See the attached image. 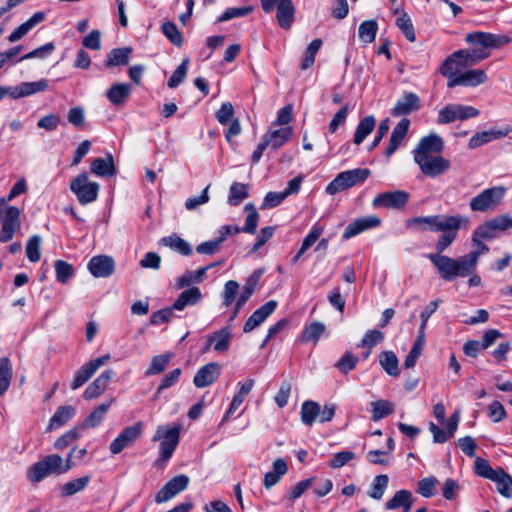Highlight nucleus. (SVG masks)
<instances>
[{
	"mask_svg": "<svg viewBox=\"0 0 512 512\" xmlns=\"http://www.w3.org/2000/svg\"><path fill=\"white\" fill-rule=\"evenodd\" d=\"M466 41L471 47L458 50L447 57L439 69L442 75H449L453 71H461L477 64L490 56L491 49L500 48L511 39L506 35L468 34Z\"/></svg>",
	"mask_w": 512,
	"mask_h": 512,
	"instance_id": "nucleus-1",
	"label": "nucleus"
},
{
	"mask_svg": "<svg viewBox=\"0 0 512 512\" xmlns=\"http://www.w3.org/2000/svg\"><path fill=\"white\" fill-rule=\"evenodd\" d=\"M443 149L444 142L435 133L420 139L412 154L415 163L425 176L436 178L450 169V161L441 156Z\"/></svg>",
	"mask_w": 512,
	"mask_h": 512,
	"instance_id": "nucleus-2",
	"label": "nucleus"
},
{
	"mask_svg": "<svg viewBox=\"0 0 512 512\" xmlns=\"http://www.w3.org/2000/svg\"><path fill=\"white\" fill-rule=\"evenodd\" d=\"M426 257L437 269L439 276L447 282L458 277H467L474 272L465 255L452 258L439 253H430Z\"/></svg>",
	"mask_w": 512,
	"mask_h": 512,
	"instance_id": "nucleus-3",
	"label": "nucleus"
},
{
	"mask_svg": "<svg viewBox=\"0 0 512 512\" xmlns=\"http://www.w3.org/2000/svg\"><path fill=\"white\" fill-rule=\"evenodd\" d=\"M406 225L420 231L438 232L444 229L468 228L469 219L461 215L419 216L407 220Z\"/></svg>",
	"mask_w": 512,
	"mask_h": 512,
	"instance_id": "nucleus-4",
	"label": "nucleus"
},
{
	"mask_svg": "<svg viewBox=\"0 0 512 512\" xmlns=\"http://www.w3.org/2000/svg\"><path fill=\"white\" fill-rule=\"evenodd\" d=\"M180 438V426L172 427L159 426L153 436V441L160 440V454L155 461L157 467H164L167 461L172 457Z\"/></svg>",
	"mask_w": 512,
	"mask_h": 512,
	"instance_id": "nucleus-5",
	"label": "nucleus"
},
{
	"mask_svg": "<svg viewBox=\"0 0 512 512\" xmlns=\"http://www.w3.org/2000/svg\"><path fill=\"white\" fill-rule=\"evenodd\" d=\"M61 456L49 454L32 464L27 470L26 476L29 482L39 483L51 475H62Z\"/></svg>",
	"mask_w": 512,
	"mask_h": 512,
	"instance_id": "nucleus-6",
	"label": "nucleus"
},
{
	"mask_svg": "<svg viewBox=\"0 0 512 512\" xmlns=\"http://www.w3.org/2000/svg\"><path fill=\"white\" fill-rule=\"evenodd\" d=\"M369 169L356 168L339 173L327 186L326 193L335 195L363 183L370 175Z\"/></svg>",
	"mask_w": 512,
	"mask_h": 512,
	"instance_id": "nucleus-7",
	"label": "nucleus"
},
{
	"mask_svg": "<svg viewBox=\"0 0 512 512\" xmlns=\"http://www.w3.org/2000/svg\"><path fill=\"white\" fill-rule=\"evenodd\" d=\"M507 189L504 186H495L483 190L470 201V209L477 212L494 210L503 200Z\"/></svg>",
	"mask_w": 512,
	"mask_h": 512,
	"instance_id": "nucleus-8",
	"label": "nucleus"
},
{
	"mask_svg": "<svg viewBox=\"0 0 512 512\" xmlns=\"http://www.w3.org/2000/svg\"><path fill=\"white\" fill-rule=\"evenodd\" d=\"M70 190L76 195L80 204L86 205L97 199L99 184L89 181L88 175L82 173L72 179Z\"/></svg>",
	"mask_w": 512,
	"mask_h": 512,
	"instance_id": "nucleus-9",
	"label": "nucleus"
},
{
	"mask_svg": "<svg viewBox=\"0 0 512 512\" xmlns=\"http://www.w3.org/2000/svg\"><path fill=\"white\" fill-rule=\"evenodd\" d=\"M508 229H510L508 215H499L478 226L472 234V241H478V239L491 240Z\"/></svg>",
	"mask_w": 512,
	"mask_h": 512,
	"instance_id": "nucleus-10",
	"label": "nucleus"
},
{
	"mask_svg": "<svg viewBox=\"0 0 512 512\" xmlns=\"http://www.w3.org/2000/svg\"><path fill=\"white\" fill-rule=\"evenodd\" d=\"M444 76L448 78L447 86L449 88L456 86L476 87L488 80L486 72L482 69H471L462 73L453 71L452 74Z\"/></svg>",
	"mask_w": 512,
	"mask_h": 512,
	"instance_id": "nucleus-11",
	"label": "nucleus"
},
{
	"mask_svg": "<svg viewBox=\"0 0 512 512\" xmlns=\"http://www.w3.org/2000/svg\"><path fill=\"white\" fill-rule=\"evenodd\" d=\"M143 425L137 422L124 428L119 435L111 442L109 449L114 455L121 453L125 448L131 446L142 434Z\"/></svg>",
	"mask_w": 512,
	"mask_h": 512,
	"instance_id": "nucleus-12",
	"label": "nucleus"
},
{
	"mask_svg": "<svg viewBox=\"0 0 512 512\" xmlns=\"http://www.w3.org/2000/svg\"><path fill=\"white\" fill-rule=\"evenodd\" d=\"M409 200V194L403 190L388 191L378 194L372 201L374 208L402 209Z\"/></svg>",
	"mask_w": 512,
	"mask_h": 512,
	"instance_id": "nucleus-13",
	"label": "nucleus"
},
{
	"mask_svg": "<svg viewBox=\"0 0 512 512\" xmlns=\"http://www.w3.org/2000/svg\"><path fill=\"white\" fill-rule=\"evenodd\" d=\"M110 354H105L82 365L75 373L71 389L76 390L84 385L92 375L110 360Z\"/></svg>",
	"mask_w": 512,
	"mask_h": 512,
	"instance_id": "nucleus-14",
	"label": "nucleus"
},
{
	"mask_svg": "<svg viewBox=\"0 0 512 512\" xmlns=\"http://www.w3.org/2000/svg\"><path fill=\"white\" fill-rule=\"evenodd\" d=\"M189 477L181 474L169 480L156 494L155 502L164 503L187 488Z\"/></svg>",
	"mask_w": 512,
	"mask_h": 512,
	"instance_id": "nucleus-15",
	"label": "nucleus"
},
{
	"mask_svg": "<svg viewBox=\"0 0 512 512\" xmlns=\"http://www.w3.org/2000/svg\"><path fill=\"white\" fill-rule=\"evenodd\" d=\"M20 209L15 206H7L0 231V242L10 241L14 233L20 228Z\"/></svg>",
	"mask_w": 512,
	"mask_h": 512,
	"instance_id": "nucleus-16",
	"label": "nucleus"
},
{
	"mask_svg": "<svg viewBox=\"0 0 512 512\" xmlns=\"http://www.w3.org/2000/svg\"><path fill=\"white\" fill-rule=\"evenodd\" d=\"M381 219L378 216L369 215L361 218H357L347 225L342 237L344 239H350L366 230L376 228L380 226Z\"/></svg>",
	"mask_w": 512,
	"mask_h": 512,
	"instance_id": "nucleus-17",
	"label": "nucleus"
},
{
	"mask_svg": "<svg viewBox=\"0 0 512 512\" xmlns=\"http://www.w3.org/2000/svg\"><path fill=\"white\" fill-rule=\"evenodd\" d=\"M421 107L420 98L413 92H405L396 102L391 110L395 117L405 116L418 111Z\"/></svg>",
	"mask_w": 512,
	"mask_h": 512,
	"instance_id": "nucleus-18",
	"label": "nucleus"
},
{
	"mask_svg": "<svg viewBox=\"0 0 512 512\" xmlns=\"http://www.w3.org/2000/svg\"><path fill=\"white\" fill-rule=\"evenodd\" d=\"M277 305L275 300H270L255 310L246 320L243 331L249 333L260 326L275 311Z\"/></svg>",
	"mask_w": 512,
	"mask_h": 512,
	"instance_id": "nucleus-19",
	"label": "nucleus"
},
{
	"mask_svg": "<svg viewBox=\"0 0 512 512\" xmlns=\"http://www.w3.org/2000/svg\"><path fill=\"white\" fill-rule=\"evenodd\" d=\"M114 269V260L107 255L94 256L88 262V270L97 278L109 277L114 272Z\"/></svg>",
	"mask_w": 512,
	"mask_h": 512,
	"instance_id": "nucleus-20",
	"label": "nucleus"
},
{
	"mask_svg": "<svg viewBox=\"0 0 512 512\" xmlns=\"http://www.w3.org/2000/svg\"><path fill=\"white\" fill-rule=\"evenodd\" d=\"M221 367L216 362L202 366L195 374L193 383L197 388H204L213 384L219 377Z\"/></svg>",
	"mask_w": 512,
	"mask_h": 512,
	"instance_id": "nucleus-21",
	"label": "nucleus"
},
{
	"mask_svg": "<svg viewBox=\"0 0 512 512\" xmlns=\"http://www.w3.org/2000/svg\"><path fill=\"white\" fill-rule=\"evenodd\" d=\"M410 120L408 118H402L397 125L393 128L390 135L389 144L385 151L387 158L391 157L395 151L400 147L404 141L407 132L409 130Z\"/></svg>",
	"mask_w": 512,
	"mask_h": 512,
	"instance_id": "nucleus-22",
	"label": "nucleus"
},
{
	"mask_svg": "<svg viewBox=\"0 0 512 512\" xmlns=\"http://www.w3.org/2000/svg\"><path fill=\"white\" fill-rule=\"evenodd\" d=\"M114 374V371L111 369L103 371L92 383L87 386L83 393L84 399L92 400L100 396L108 387V384Z\"/></svg>",
	"mask_w": 512,
	"mask_h": 512,
	"instance_id": "nucleus-23",
	"label": "nucleus"
},
{
	"mask_svg": "<svg viewBox=\"0 0 512 512\" xmlns=\"http://www.w3.org/2000/svg\"><path fill=\"white\" fill-rule=\"evenodd\" d=\"M232 333L230 326H226L218 331H215L212 335L207 338L206 346L204 351H207L211 346L218 353H224L228 351Z\"/></svg>",
	"mask_w": 512,
	"mask_h": 512,
	"instance_id": "nucleus-24",
	"label": "nucleus"
},
{
	"mask_svg": "<svg viewBox=\"0 0 512 512\" xmlns=\"http://www.w3.org/2000/svg\"><path fill=\"white\" fill-rule=\"evenodd\" d=\"M511 128L501 129H490L487 131H481L475 133L468 142L469 149H476L484 144L490 143L494 140L503 138L508 135Z\"/></svg>",
	"mask_w": 512,
	"mask_h": 512,
	"instance_id": "nucleus-25",
	"label": "nucleus"
},
{
	"mask_svg": "<svg viewBox=\"0 0 512 512\" xmlns=\"http://www.w3.org/2000/svg\"><path fill=\"white\" fill-rule=\"evenodd\" d=\"M48 88V81L41 79L34 82H23L18 86L11 87V97L13 99L23 98L35 94L37 92H43Z\"/></svg>",
	"mask_w": 512,
	"mask_h": 512,
	"instance_id": "nucleus-26",
	"label": "nucleus"
},
{
	"mask_svg": "<svg viewBox=\"0 0 512 512\" xmlns=\"http://www.w3.org/2000/svg\"><path fill=\"white\" fill-rule=\"evenodd\" d=\"M292 134V127L285 126L279 129L269 130L265 135H263V138L268 146L273 150H277L290 140Z\"/></svg>",
	"mask_w": 512,
	"mask_h": 512,
	"instance_id": "nucleus-27",
	"label": "nucleus"
},
{
	"mask_svg": "<svg viewBox=\"0 0 512 512\" xmlns=\"http://www.w3.org/2000/svg\"><path fill=\"white\" fill-rule=\"evenodd\" d=\"M275 7L277 8L276 18L279 26L284 30L289 29L294 21L295 14V8L292 1L280 0Z\"/></svg>",
	"mask_w": 512,
	"mask_h": 512,
	"instance_id": "nucleus-28",
	"label": "nucleus"
},
{
	"mask_svg": "<svg viewBox=\"0 0 512 512\" xmlns=\"http://www.w3.org/2000/svg\"><path fill=\"white\" fill-rule=\"evenodd\" d=\"M202 298L201 291L198 287H190L181 292L173 303V308L182 311L186 306L197 304Z\"/></svg>",
	"mask_w": 512,
	"mask_h": 512,
	"instance_id": "nucleus-29",
	"label": "nucleus"
},
{
	"mask_svg": "<svg viewBox=\"0 0 512 512\" xmlns=\"http://www.w3.org/2000/svg\"><path fill=\"white\" fill-rule=\"evenodd\" d=\"M76 413L71 405L60 406L49 420L47 431L57 429L65 425Z\"/></svg>",
	"mask_w": 512,
	"mask_h": 512,
	"instance_id": "nucleus-30",
	"label": "nucleus"
},
{
	"mask_svg": "<svg viewBox=\"0 0 512 512\" xmlns=\"http://www.w3.org/2000/svg\"><path fill=\"white\" fill-rule=\"evenodd\" d=\"M160 244L169 247L183 256H189L192 254L191 245L177 234H171L163 237L160 240Z\"/></svg>",
	"mask_w": 512,
	"mask_h": 512,
	"instance_id": "nucleus-31",
	"label": "nucleus"
},
{
	"mask_svg": "<svg viewBox=\"0 0 512 512\" xmlns=\"http://www.w3.org/2000/svg\"><path fill=\"white\" fill-rule=\"evenodd\" d=\"M132 52V47H121L112 49L107 55L105 66L115 67L124 66L128 64Z\"/></svg>",
	"mask_w": 512,
	"mask_h": 512,
	"instance_id": "nucleus-32",
	"label": "nucleus"
},
{
	"mask_svg": "<svg viewBox=\"0 0 512 512\" xmlns=\"http://www.w3.org/2000/svg\"><path fill=\"white\" fill-rule=\"evenodd\" d=\"M253 387H254L253 379H248L243 384H240V389L237 392V394L233 397V399L230 403V406H229L228 410L226 411L222 422L226 421L230 417V415H232L240 407V405L243 403L244 399L250 393V391L252 390Z\"/></svg>",
	"mask_w": 512,
	"mask_h": 512,
	"instance_id": "nucleus-33",
	"label": "nucleus"
},
{
	"mask_svg": "<svg viewBox=\"0 0 512 512\" xmlns=\"http://www.w3.org/2000/svg\"><path fill=\"white\" fill-rule=\"evenodd\" d=\"M497 486V491L504 497H512V477L502 468L497 467V472L491 478Z\"/></svg>",
	"mask_w": 512,
	"mask_h": 512,
	"instance_id": "nucleus-34",
	"label": "nucleus"
},
{
	"mask_svg": "<svg viewBox=\"0 0 512 512\" xmlns=\"http://www.w3.org/2000/svg\"><path fill=\"white\" fill-rule=\"evenodd\" d=\"M131 85L128 83L113 84L107 91L106 96L113 105H121L129 97Z\"/></svg>",
	"mask_w": 512,
	"mask_h": 512,
	"instance_id": "nucleus-35",
	"label": "nucleus"
},
{
	"mask_svg": "<svg viewBox=\"0 0 512 512\" xmlns=\"http://www.w3.org/2000/svg\"><path fill=\"white\" fill-rule=\"evenodd\" d=\"M379 364L383 370L392 377L400 375L399 361L393 351H383L379 354Z\"/></svg>",
	"mask_w": 512,
	"mask_h": 512,
	"instance_id": "nucleus-36",
	"label": "nucleus"
},
{
	"mask_svg": "<svg viewBox=\"0 0 512 512\" xmlns=\"http://www.w3.org/2000/svg\"><path fill=\"white\" fill-rule=\"evenodd\" d=\"M91 172L100 177L115 175L116 169L112 155L108 154L106 158L95 159L91 164Z\"/></svg>",
	"mask_w": 512,
	"mask_h": 512,
	"instance_id": "nucleus-37",
	"label": "nucleus"
},
{
	"mask_svg": "<svg viewBox=\"0 0 512 512\" xmlns=\"http://www.w3.org/2000/svg\"><path fill=\"white\" fill-rule=\"evenodd\" d=\"M262 275V270H255L246 280L242 292L238 297V308H242L244 304L248 301V299L254 293L256 286L260 280Z\"/></svg>",
	"mask_w": 512,
	"mask_h": 512,
	"instance_id": "nucleus-38",
	"label": "nucleus"
},
{
	"mask_svg": "<svg viewBox=\"0 0 512 512\" xmlns=\"http://www.w3.org/2000/svg\"><path fill=\"white\" fill-rule=\"evenodd\" d=\"M376 125L375 117L370 115L366 116L358 123L354 134L353 142L356 145L361 144L365 138L374 130Z\"/></svg>",
	"mask_w": 512,
	"mask_h": 512,
	"instance_id": "nucleus-39",
	"label": "nucleus"
},
{
	"mask_svg": "<svg viewBox=\"0 0 512 512\" xmlns=\"http://www.w3.org/2000/svg\"><path fill=\"white\" fill-rule=\"evenodd\" d=\"M413 505V496L409 490H399L394 496L387 501L386 508L389 510H395L400 507L411 508Z\"/></svg>",
	"mask_w": 512,
	"mask_h": 512,
	"instance_id": "nucleus-40",
	"label": "nucleus"
},
{
	"mask_svg": "<svg viewBox=\"0 0 512 512\" xmlns=\"http://www.w3.org/2000/svg\"><path fill=\"white\" fill-rule=\"evenodd\" d=\"M323 42L320 38L314 39L305 49L300 61V69L307 70L313 66L315 57L319 52Z\"/></svg>",
	"mask_w": 512,
	"mask_h": 512,
	"instance_id": "nucleus-41",
	"label": "nucleus"
},
{
	"mask_svg": "<svg viewBox=\"0 0 512 512\" xmlns=\"http://www.w3.org/2000/svg\"><path fill=\"white\" fill-rule=\"evenodd\" d=\"M320 413V405L317 402L307 400L301 405V421L306 426H312Z\"/></svg>",
	"mask_w": 512,
	"mask_h": 512,
	"instance_id": "nucleus-42",
	"label": "nucleus"
},
{
	"mask_svg": "<svg viewBox=\"0 0 512 512\" xmlns=\"http://www.w3.org/2000/svg\"><path fill=\"white\" fill-rule=\"evenodd\" d=\"M13 377L12 365L7 357L0 358V397L9 389Z\"/></svg>",
	"mask_w": 512,
	"mask_h": 512,
	"instance_id": "nucleus-43",
	"label": "nucleus"
},
{
	"mask_svg": "<svg viewBox=\"0 0 512 512\" xmlns=\"http://www.w3.org/2000/svg\"><path fill=\"white\" fill-rule=\"evenodd\" d=\"M373 421H379L394 412V404L388 400H377L370 403Z\"/></svg>",
	"mask_w": 512,
	"mask_h": 512,
	"instance_id": "nucleus-44",
	"label": "nucleus"
},
{
	"mask_svg": "<svg viewBox=\"0 0 512 512\" xmlns=\"http://www.w3.org/2000/svg\"><path fill=\"white\" fill-rule=\"evenodd\" d=\"M89 482H90V476H83V477L68 481L61 487V490H60L61 496L62 497H70V496L82 491L83 489H85Z\"/></svg>",
	"mask_w": 512,
	"mask_h": 512,
	"instance_id": "nucleus-45",
	"label": "nucleus"
},
{
	"mask_svg": "<svg viewBox=\"0 0 512 512\" xmlns=\"http://www.w3.org/2000/svg\"><path fill=\"white\" fill-rule=\"evenodd\" d=\"M247 197L248 186L243 183L233 182L229 189L228 203L231 206H237Z\"/></svg>",
	"mask_w": 512,
	"mask_h": 512,
	"instance_id": "nucleus-46",
	"label": "nucleus"
},
{
	"mask_svg": "<svg viewBox=\"0 0 512 512\" xmlns=\"http://www.w3.org/2000/svg\"><path fill=\"white\" fill-rule=\"evenodd\" d=\"M172 356L173 355L171 353L154 356L149 368L145 372L146 376L157 375L163 372L169 364Z\"/></svg>",
	"mask_w": 512,
	"mask_h": 512,
	"instance_id": "nucleus-47",
	"label": "nucleus"
},
{
	"mask_svg": "<svg viewBox=\"0 0 512 512\" xmlns=\"http://www.w3.org/2000/svg\"><path fill=\"white\" fill-rule=\"evenodd\" d=\"M244 209L247 212V216L245 219V225L241 227V230L245 233L254 234L258 225L259 213L252 203H247Z\"/></svg>",
	"mask_w": 512,
	"mask_h": 512,
	"instance_id": "nucleus-48",
	"label": "nucleus"
},
{
	"mask_svg": "<svg viewBox=\"0 0 512 512\" xmlns=\"http://www.w3.org/2000/svg\"><path fill=\"white\" fill-rule=\"evenodd\" d=\"M113 400H110L107 403H103L99 405L95 410H93L90 415L85 420L86 427H96L98 426L104 419L108 409L111 406Z\"/></svg>",
	"mask_w": 512,
	"mask_h": 512,
	"instance_id": "nucleus-49",
	"label": "nucleus"
},
{
	"mask_svg": "<svg viewBox=\"0 0 512 512\" xmlns=\"http://www.w3.org/2000/svg\"><path fill=\"white\" fill-rule=\"evenodd\" d=\"M389 478L385 474L378 475L374 478L368 495L375 499L380 500L388 486Z\"/></svg>",
	"mask_w": 512,
	"mask_h": 512,
	"instance_id": "nucleus-50",
	"label": "nucleus"
},
{
	"mask_svg": "<svg viewBox=\"0 0 512 512\" xmlns=\"http://www.w3.org/2000/svg\"><path fill=\"white\" fill-rule=\"evenodd\" d=\"M458 230L459 229H454V228L440 230L443 233L439 236V238L435 244V250H436L435 253L442 254L453 243V241L455 240V238L457 236Z\"/></svg>",
	"mask_w": 512,
	"mask_h": 512,
	"instance_id": "nucleus-51",
	"label": "nucleus"
},
{
	"mask_svg": "<svg viewBox=\"0 0 512 512\" xmlns=\"http://www.w3.org/2000/svg\"><path fill=\"white\" fill-rule=\"evenodd\" d=\"M325 325L321 322H313L303 330L302 338L306 342H317L325 332Z\"/></svg>",
	"mask_w": 512,
	"mask_h": 512,
	"instance_id": "nucleus-52",
	"label": "nucleus"
},
{
	"mask_svg": "<svg viewBox=\"0 0 512 512\" xmlns=\"http://www.w3.org/2000/svg\"><path fill=\"white\" fill-rule=\"evenodd\" d=\"M56 278L60 283H67L74 275V268L71 264L64 260L55 262Z\"/></svg>",
	"mask_w": 512,
	"mask_h": 512,
	"instance_id": "nucleus-53",
	"label": "nucleus"
},
{
	"mask_svg": "<svg viewBox=\"0 0 512 512\" xmlns=\"http://www.w3.org/2000/svg\"><path fill=\"white\" fill-rule=\"evenodd\" d=\"M189 65V59L186 58L183 62L176 68L171 77L168 80L167 86L169 88L178 87L185 79L187 70Z\"/></svg>",
	"mask_w": 512,
	"mask_h": 512,
	"instance_id": "nucleus-54",
	"label": "nucleus"
},
{
	"mask_svg": "<svg viewBox=\"0 0 512 512\" xmlns=\"http://www.w3.org/2000/svg\"><path fill=\"white\" fill-rule=\"evenodd\" d=\"M483 239H478V241H472L476 246V249L466 254V258L475 272L479 257L483 254H486L489 251V247L483 243Z\"/></svg>",
	"mask_w": 512,
	"mask_h": 512,
	"instance_id": "nucleus-55",
	"label": "nucleus"
},
{
	"mask_svg": "<svg viewBox=\"0 0 512 512\" xmlns=\"http://www.w3.org/2000/svg\"><path fill=\"white\" fill-rule=\"evenodd\" d=\"M474 471L478 476L491 480L496 474L497 468H492L487 460L477 457L474 463Z\"/></svg>",
	"mask_w": 512,
	"mask_h": 512,
	"instance_id": "nucleus-56",
	"label": "nucleus"
},
{
	"mask_svg": "<svg viewBox=\"0 0 512 512\" xmlns=\"http://www.w3.org/2000/svg\"><path fill=\"white\" fill-rule=\"evenodd\" d=\"M357 363L358 357L350 352H346L336 362L335 367L339 369L341 373L348 374L351 370H353L356 367Z\"/></svg>",
	"mask_w": 512,
	"mask_h": 512,
	"instance_id": "nucleus-57",
	"label": "nucleus"
},
{
	"mask_svg": "<svg viewBox=\"0 0 512 512\" xmlns=\"http://www.w3.org/2000/svg\"><path fill=\"white\" fill-rule=\"evenodd\" d=\"M40 243L41 237L39 235H33L28 240L26 245V254L29 261L38 262L40 260Z\"/></svg>",
	"mask_w": 512,
	"mask_h": 512,
	"instance_id": "nucleus-58",
	"label": "nucleus"
},
{
	"mask_svg": "<svg viewBox=\"0 0 512 512\" xmlns=\"http://www.w3.org/2000/svg\"><path fill=\"white\" fill-rule=\"evenodd\" d=\"M384 340V334L379 330H368L360 343L359 347H368L372 348L375 345L381 343Z\"/></svg>",
	"mask_w": 512,
	"mask_h": 512,
	"instance_id": "nucleus-59",
	"label": "nucleus"
},
{
	"mask_svg": "<svg viewBox=\"0 0 512 512\" xmlns=\"http://www.w3.org/2000/svg\"><path fill=\"white\" fill-rule=\"evenodd\" d=\"M457 120V104H449L438 113L437 123L448 124Z\"/></svg>",
	"mask_w": 512,
	"mask_h": 512,
	"instance_id": "nucleus-60",
	"label": "nucleus"
},
{
	"mask_svg": "<svg viewBox=\"0 0 512 512\" xmlns=\"http://www.w3.org/2000/svg\"><path fill=\"white\" fill-rule=\"evenodd\" d=\"M437 484L435 477H427L418 481L417 492L423 497L430 498L434 495V488Z\"/></svg>",
	"mask_w": 512,
	"mask_h": 512,
	"instance_id": "nucleus-61",
	"label": "nucleus"
},
{
	"mask_svg": "<svg viewBox=\"0 0 512 512\" xmlns=\"http://www.w3.org/2000/svg\"><path fill=\"white\" fill-rule=\"evenodd\" d=\"M234 107L230 102H224L216 112V119L221 125H228L233 120Z\"/></svg>",
	"mask_w": 512,
	"mask_h": 512,
	"instance_id": "nucleus-62",
	"label": "nucleus"
},
{
	"mask_svg": "<svg viewBox=\"0 0 512 512\" xmlns=\"http://www.w3.org/2000/svg\"><path fill=\"white\" fill-rule=\"evenodd\" d=\"M348 112L349 106L348 104H346L333 116L332 120L328 125L329 133H335L339 126L343 125L346 122Z\"/></svg>",
	"mask_w": 512,
	"mask_h": 512,
	"instance_id": "nucleus-63",
	"label": "nucleus"
},
{
	"mask_svg": "<svg viewBox=\"0 0 512 512\" xmlns=\"http://www.w3.org/2000/svg\"><path fill=\"white\" fill-rule=\"evenodd\" d=\"M239 290V284L234 280H229L225 283L223 291V305L230 306L236 297Z\"/></svg>",
	"mask_w": 512,
	"mask_h": 512,
	"instance_id": "nucleus-64",
	"label": "nucleus"
}]
</instances>
